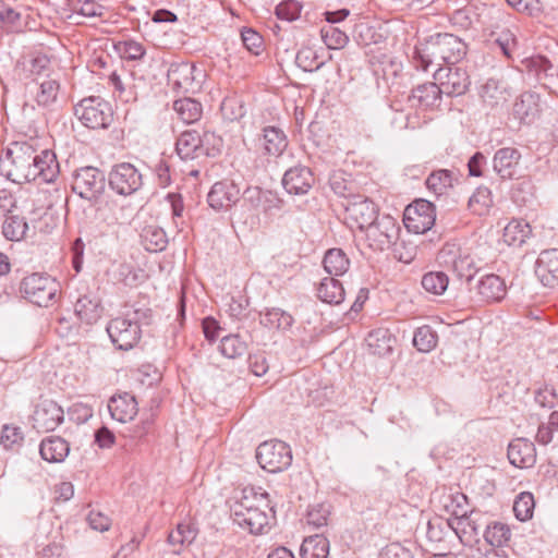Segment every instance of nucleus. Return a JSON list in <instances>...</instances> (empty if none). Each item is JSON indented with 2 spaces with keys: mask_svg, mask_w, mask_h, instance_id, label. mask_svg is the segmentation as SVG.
<instances>
[{
  "mask_svg": "<svg viewBox=\"0 0 558 558\" xmlns=\"http://www.w3.org/2000/svg\"><path fill=\"white\" fill-rule=\"evenodd\" d=\"M108 182L109 187L122 196L135 194L144 184L142 172L131 162H120L112 166Z\"/></svg>",
  "mask_w": 558,
  "mask_h": 558,
  "instance_id": "obj_10",
  "label": "nucleus"
},
{
  "mask_svg": "<svg viewBox=\"0 0 558 558\" xmlns=\"http://www.w3.org/2000/svg\"><path fill=\"white\" fill-rule=\"evenodd\" d=\"M366 342L373 354L383 356L391 353L396 339L388 329L378 328L368 333Z\"/></svg>",
  "mask_w": 558,
  "mask_h": 558,
  "instance_id": "obj_35",
  "label": "nucleus"
},
{
  "mask_svg": "<svg viewBox=\"0 0 558 558\" xmlns=\"http://www.w3.org/2000/svg\"><path fill=\"white\" fill-rule=\"evenodd\" d=\"M328 183L331 191L337 196L343 197L345 202H348L349 198H352L353 196L356 195L354 193L355 183L350 179V175H348L344 171H333L329 175Z\"/></svg>",
  "mask_w": 558,
  "mask_h": 558,
  "instance_id": "obj_41",
  "label": "nucleus"
},
{
  "mask_svg": "<svg viewBox=\"0 0 558 558\" xmlns=\"http://www.w3.org/2000/svg\"><path fill=\"white\" fill-rule=\"evenodd\" d=\"M483 536L493 548L502 549V547L510 541L511 531L508 525L495 522L492 525L485 526Z\"/></svg>",
  "mask_w": 558,
  "mask_h": 558,
  "instance_id": "obj_45",
  "label": "nucleus"
},
{
  "mask_svg": "<svg viewBox=\"0 0 558 558\" xmlns=\"http://www.w3.org/2000/svg\"><path fill=\"white\" fill-rule=\"evenodd\" d=\"M314 174L308 167L295 166L288 169L282 178L283 189L292 195H305L314 184Z\"/></svg>",
  "mask_w": 558,
  "mask_h": 558,
  "instance_id": "obj_22",
  "label": "nucleus"
},
{
  "mask_svg": "<svg viewBox=\"0 0 558 558\" xmlns=\"http://www.w3.org/2000/svg\"><path fill=\"white\" fill-rule=\"evenodd\" d=\"M378 558H412V554L400 543H391L381 549Z\"/></svg>",
  "mask_w": 558,
  "mask_h": 558,
  "instance_id": "obj_64",
  "label": "nucleus"
},
{
  "mask_svg": "<svg viewBox=\"0 0 558 558\" xmlns=\"http://www.w3.org/2000/svg\"><path fill=\"white\" fill-rule=\"evenodd\" d=\"M330 514V506L326 504H318L310 508L307 511V523L315 526L322 527L327 525V521Z\"/></svg>",
  "mask_w": 558,
  "mask_h": 558,
  "instance_id": "obj_57",
  "label": "nucleus"
},
{
  "mask_svg": "<svg viewBox=\"0 0 558 558\" xmlns=\"http://www.w3.org/2000/svg\"><path fill=\"white\" fill-rule=\"evenodd\" d=\"M167 77L172 89L179 93H194L202 87L205 73L193 63L177 62L170 65Z\"/></svg>",
  "mask_w": 558,
  "mask_h": 558,
  "instance_id": "obj_12",
  "label": "nucleus"
},
{
  "mask_svg": "<svg viewBox=\"0 0 558 558\" xmlns=\"http://www.w3.org/2000/svg\"><path fill=\"white\" fill-rule=\"evenodd\" d=\"M322 38L328 49H341L349 41L347 34L333 26L323 28Z\"/></svg>",
  "mask_w": 558,
  "mask_h": 558,
  "instance_id": "obj_53",
  "label": "nucleus"
},
{
  "mask_svg": "<svg viewBox=\"0 0 558 558\" xmlns=\"http://www.w3.org/2000/svg\"><path fill=\"white\" fill-rule=\"evenodd\" d=\"M329 555V541L323 535H313L304 538L301 548V558H327Z\"/></svg>",
  "mask_w": 558,
  "mask_h": 558,
  "instance_id": "obj_37",
  "label": "nucleus"
},
{
  "mask_svg": "<svg viewBox=\"0 0 558 558\" xmlns=\"http://www.w3.org/2000/svg\"><path fill=\"white\" fill-rule=\"evenodd\" d=\"M509 462L520 469H529L536 463L535 445L526 438L513 439L508 446Z\"/></svg>",
  "mask_w": 558,
  "mask_h": 558,
  "instance_id": "obj_24",
  "label": "nucleus"
},
{
  "mask_svg": "<svg viewBox=\"0 0 558 558\" xmlns=\"http://www.w3.org/2000/svg\"><path fill=\"white\" fill-rule=\"evenodd\" d=\"M296 65L305 72L319 70L326 63L318 50L311 47H302L295 57Z\"/></svg>",
  "mask_w": 558,
  "mask_h": 558,
  "instance_id": "obj_44",
  "label": "nucleus"
},
{
  "mask_svg": "<svg viewBox=\"0 0 558 558\" xmlns=\"http://www.w3.org/2000/svg\"><path fill=\"white\" fill-rule=\"evenodd\" d=\"M450 502L446 504V509L451 513V519H461L470 514L468 509V498L464 494L457 493L450 495Z\"/></svg>",
  "mask_w": 558,
  "mask_h": 558,
  "instance_id": "obj_55",
  "label": "nucleus"
},
{
  "mask_svg": "<svg viewBox=\"0 0 558 558\" xmlns=\"http://www.w3.org/2000/svg\"><path fill=\"white\" fill-rule=\"evenodd\" d=\"M535 275L545 287L558 286V248L541 252L535 263Z\"/></svg>",
  "mask_w": 558,
  "mask_h": 558,
  "instance_id": "obj_23",
  "label": "nucleus"
},
{
  "mask_svg": "<svg viewBox=\"0 0 558 558\" xmlns=\"http://www.w3.org/2000/svg\"><path fill=\"white\" fill-rule=\"evenodd\" d=\"M27 229L28 225L25 221V218L19 215L7 216L2 225V233L4 238L10 241L22 240L25 236Z\"/></svg>",
  "mask_w": 558,
  "mask_h": 558,
  "instance_id": "obj_46",
  "label": "nucleus"
},
{
  "mask_svg": "<svg viewBox=\"0 0 558 558\" xmlns=\"http://www.w3.org/2000/svg\"><path fill=\"white\" fill-rule=\"evenodd\" d=\"M256 460L265 471L279 473L291 465L292 451L291 448L281 440H266L257 447Z\"/></svg>",
  "mask_w": 558,
  "mask_h": 558,
  "instance_id": "obj_8",
  "label": "nucleus"
},
{
  "mask_svg": "<svg viewBox=\"0 0 558 558\" xmlns=\"http://www.w3.org/2000/svg\"><path fill=\"white\" fill-rule=\"evenodd\" d=\"M142 244L148 252H161L167 247L168 238L162 228L146 226L141 233Z\"/></svg>",
  "mask_w": 558,
  "mask_h": 558,
  "instance_id": "obj_39",
  "label": "nucleus"
},
{
  "mask_svg": "<svg viewBox=\"0 0 558 558\" xmlns=\"http://www.w3.org/2000/svg\"><path fill=\"white\" fill-rule=\"evenodd\" d=\"M521 151L515 147H502L495 151L492 165L494 172L504 181L520 177Z\"/></svg>",
  "mask_w": 558,
  "mask_h": 558,
  "instance_id": "obj_19",
  "label": "nucleus"
},
{
  "mask_svg": "<svg viewBox=\"0 0 558 558\" xmlns=\"http://www.w3.org/2000/svg\"><path fill=\"white\" fill-rule=\"evenodd\" d=\"M241 39L243 46L255 56H258L263 51V37L252 28H243L241 31Z\"/></svg>",
  "mask_w": 558,
  "mask_h": 558,
  "instance_id": "obj_56",
  "label": "nucleus"
},
{
  "mask_svg": "<svg viewBox=\"0 0 558 558\" xmlns=\"http://www.w3.org/2000/svg\"><path fill=\"white\" fill-rule=\"evenodd\" d=\"M469 291L474 293L480 302H498L501 301L506 293L507 288L505 280L495 274H487L482 276L473 284H469Z\"/></svg>",
  "mask_w": 558,
  "mask_h": 558,
  "instance_id": "obj_20",
  "label": "nucleus"
},
{
  "mask_svg": "<svg viewBox=\"0 0 558 558\" xmlns=\"http://www.w3.org/2000/svg\"><path fill=\"white\" fill-rule=\"evenodd\" d=\"M198 534V530L191 522H182L177 525L168 535V543L172 546H179L174 554H180L183 546L191 545Z\"/></svg>",
  "mask_w": 558,
  "mask_h": 558,
  "instance_id": "obj_36",
  "label": "nucleus"
},
{
  "mask_svg": "<svg viewBox=\"0 0 558 558\" xmlns=\"http://www.w3.org/2000/svg\"><path fill=\"white\" fill-rule=\"evenodd\" d=\"M24 441V433L21 427L5 424L0 435V444L7 450L17 451Z\"/></svg>",
  "mask_w": 558,
  "mask_h": 558,
  "instance_id": "obj_49",
  "label": "nucleus"
},
{
  "mask_svg": "<svg viewBox=\"0 0 558 558\" xmlns=\"http://www.w3.org/2000/svg\"><path fill=\"white\" fill-rule=\"evenodd\" d=\"M442 95L439 84L428 82L414 87L409 96V101L412 107L434 109L440 106Z\"/></svg>",
  "mask_w": 558,
  "mask_h": 558,
  "instance_id": "obj_25",
  "label": "nucleus"
},
{
  "mask_svg": "<svg viewBox=\"0 0 558 558\" xmlns=\"http://www.w3.org/2000/svg\"><path fill=\"white\" fill-rule=\"evenodd\" d=\"M466 54V45L458 36L449 33H438L415 48V66L422 71H428L432 64L440 65L441 62L454 65Z\"/></svg>",
  "mask_w": 558,
  "mask_h": 558,
  "instance_id": "obj_2",
  "label": "nucleus"
},
{
  "mask_svg": "<svg viewBox=\"0 0 558 558\" xmlns=\"http://www.w3.org/2000/svg\"><path fill=\"white\" fill-rule=\"evenodd\" d=\"M480 512L471 510L470 514L461 519H449L448 525L454 531L463 545L472 546L480 541L483 524L480 523Z\"/></svg>",
  "mask_w": 558,
  "mask_h": 558,
  "instance_id": "obj_21",
  "label": "nucleus"
},
{
  "mask_svg": "<svg viewBox=\"0 0 558 558\" xmlns=\"http://www.w3.org/2000/svg\"><path fill=\"white\" fill-rule=\"evenodd\" d=\"M318 299L331 305H338L344 300V289L341 282L333 277L323 278L317 287Z\"/></svg>",
  "mask_w": 558,
  "mask_h": 558,
  "instance_id": "obj_32",
  "label": "nucleus"
},
{
  "mask_svg": "<svg viewBox=\"0 0 558 558\" xmlns=\"http://www.w3.org/2000/svg\"><path fill=\"white\" fill-rule=\"evenodd\" d=\"M241 207L248 213L251 218L257 219L262 211V189L247 186L242 193Z\"/></svg>",
  "mask_w": 558,
  "mask_h": 558,
  "instance_id": "obj_47",
  "label": "nucleus"
},
{
  "mask_svg": "<svg viewBox=\"0 0 558 558\" xmlns=\"http://www.w3.org/2000/svg\"><path fill=\"white\" fill-rule=\"evenodd\" d=\"M539 113V96L532 92L523 93L513 105V114L523 123H532Z\"/></svg>",
  "mask_w": 558,
  "mask_h": 558,
  "instance_id": "obj_31",
  "label": "nucleus"
},
{
  "mask_svg": "<svg viewBox=\"0 0 558 558\" xmlns=\"http://www.w3.org/2000/svg\"><path fill=\"white\" fill-rule=\"evenodd\" d=\"M437 333L427 325L414 331L413 345L421 352H430L437 344Z\"/></svg>",
  "mask_w": 558,
  "mask_h": 558,
  "instance_id": "obj_50",
  "label": "nucleus"
},
{
  "mask_svg": "<svg viewBox=\"0 0 558 558\" xmlns=\"http://www.w3.org/2000/svg\"><path fill=\"white\" fill-rule=\"evenodd\" d=\"M0 21L7 27L16 29L21 26V13L9 5L0 7Z\"/></svg>",
  "mask_w": 558,
  "mask_h": 558,
  "instance_id": "obj_63",
  "label": "nucleus"
},
{
  "mask_svg": "<svg viewBox=\"0 0 558 558\" xmlns=\"http://www.w3.org/2000/svg\"><path fill=\"white\" fill-rule=\"evenodd\" d=\"M453 172L447 169L433 171L426 179L425 185L436 196H441L453 186Z\"/></svg>",
  "mask_w": 558,
  "mask_h": 558,
  "instance_id": "obj_40",
  "label": "nucleus"
},
{
  "mask_svg": "<svg viewBox=\"0 0 558 558\" xmlns=\"http://www.w3.org/2000/svg\"><path fill=\"white\" fill-rule=\"evenodd\" d=\"M58 173L59 163L54 153L39 150L34 140L12 142L0 157V174L16 184L36 180L50 183Z\"/></svg>",
  "mask_w": 558,
  "mask_h": 558,
  "instance_id": "obj_1",
  "label": "nucleus"
},
{
  "mask_svg": "<svg viewBox=\"0 0 558 558\" xmlns=\"http://www.w3.org/2000/svg\"><path fill=\"white\" fill-rule=\"evenodd\" d=\"M104 11V7L94 0H85L82 3H78V7L75 5L73 8V15H81L84 17H96L101 16Z\"/></svg>",
  "mask_w": 558,
  "mask_h": 558,
  "instance_id": "obj_62",
  "label": "nucleus"
},
{
  "mask_svg": "<svg viewBox=\"0 0 558 558\" xmlns=\"http://www.w3.org/2000/svg\"><path fill=\"white\" fill-rule=\"evenodd\" d=\"M534 497L529 492L521 493L513 502V512L518 520L526 521L532 518L534 511Z\"/></svg>",
  "mask_w": 558,
  "mask_h": 558,
  "instance_id": "obj_52",
  "label": "nucleus"
},
{
  "mask_svg": "<svg viewBox=\"0 0 558 558\" xmlns=\"http://www.w3.org/2000/svg\"><path fill=\"white\" fill-rule=\"evenodd\" d=\"M506 2L517 12L529 16H537L542 13L539 0H506Z\"/></svg>",
  "mask_w": 558,
  "mask_h": 558,
  "instance_id": "obj_58",
  "label": "nucleus"
},
{
  "mask_svg": "<svg viewBox=\"0 0 558 558\" xmlns=\"http://www.w3.org/2000/svg\"><path fill=\"white\" fill-rule=\"evenodd\" d=\"M21 292L31 303L48 307L56 299L59 282L47 274H32L21 282Z\"/></svg>",
  "mask_w": 558,
  "mask_h": 558,
  "instance_id": "obj_7",
  "label": "nucleus"
},
{
  "mask_svg": "<svg viewBox=\"0 0 558 558\" xmlns=\"http://www.w3.org/2000/svg\"><path fill=\"white\" fill-rule=\"evenodd\" d=\"M262 154L270 157H279L288 146V140L284 132L277 126H265L262 135L258 137Z\"/></svg>",
  "mask_w": 558,
  "mask_h": 558,
  "instance_id": "obj_26",
  "label": "nucleus"
},
{
  "mask_svg": "<svg viewBox=\"0 0 558 558\" xmlns=\"http://www.w3.org/2000/svg\"><path fill=\"white\" fill-rule=\"evenodd\" d=\"M259 323L268 329L287 330L293 325L294 318L289 312L271 307L260 313Z\"/></svg>",
  "mask_w": 558,
  "mask_h": 558,
  "instance_id": "obj_33",
  "label": "nucleus"
},
{
  "mask_svg": "<svg viewBox=\"0 0 558 558\" xmlns=\"http://www.w3.org/2000/svg\"><path fill=\"white\" fill-rule=\"evenodd\" d=\"M436 260L439 266L452 271L458 279L465 280L468 286L473 282L475 274L480 270L470 251L454 242L445 243Z\"/></svg>",
  "mask_w": 558,
  "mask_h": 558,
  "instance_id": "obj_5",
  "label": "nucleus"
},
{
  "mask_svg": "<svg viewBox=\"0 0 558 558\" xmlns=\"http://www.w3.org/2000/svg\"><path fill=\"white\" fill-rule=\"evenodd\" d=\"M393 245V256L404 264H410L415 255H416V246L412 243H405L404 241H401L398 243L395 242Z\"/></svg>",
  "mask_w": 558,
  "mask_h": 558,
  "instance_id": "obj_60",
  "label": "nucleus"
},
{
  "mask_svg": "<svg viewBox=\"0 0 558 558\" xmlns=\"http://www.w3.org/2000/svg\"><path fill=\"white\" fill-rule=\"evenodd\" d=\"M363 231H365V236L371 248L385 251L390 248L398 240L400 227L393 217L383 215L378 216L374 222L369 223Z\"/></svg>",
  "mask_w": 558,
  "mask_h": 558,
  "instance_id": "obj_9",
  "label": "nucleus"
},
{
  "mask_svg": "<svg viewBox=\"0 0 558 558\" xmlns=\"http://www.w3.org/2000/svg\"><path fill=\"white\" fill-rule=\"evenodd\" d=\"M108 410L111 417L120 423L132 421L137 414V402L129 392L112 396L108 402Z\"/></svg>",
  "mask_w": 558,
  "mask_h": 558,
  "instance_id": "obj_27",
  "label": "nucleus"
},
{
  "mask_svg": "<svg viewBox=\"0 0 558 558\" xmlns=\"http://www.w3.org/2000/svg\"><path fill=\"white\" fill-rule=\"evenodd\" d=\"M60 85L56 80H46L40 83L36 94V101L39 106L49 107L56 102Z\"/></svg>",
  "mask_w": 558,
  "mask_h": 558,
  "instance_id": "obj_51",
  "label": "nucleus"
},
{
  "mask_svg": "<svg viewBox=\"0 0 558 558\" xmlns=\"http://www.w3.org/2000/svg\"><path fill=\"white\" fill-rule=\"evenodd\" d=\"M532 229L524 220L512 219L504 229V241L513 246H521L530 238Z\"/></svg>",
  "mask_w": 558,
  "mask_h": 558,
  "instance_id": "obj_38",
  "label": "nucleus"
},
{
  "mask_svg": "<svg viewBox=\"0 0 558 558\" xmlns=\"http://www.w3.org/2000/svg\"><path fill=\"white\" fill-rule=\"evenodd\" d=\"M119 51L126 60H140L145 54V48L135 40H125L120 44Z\"/></svg>",
  "mask_w": 558,
  "mask_h": 558,
  "instance_id": "obj_61",
  "label": "nucleus"
},
{
  "mask_svg": "<svg viewBox=\"0 0 558 558\" xmlns=\"http://www.w3.org/2000/svg\"><path fill=\"white\" fill-rule=\"evenodd\" d=\"M490 35L495 37V43L500 47L502 53L510 57L517 46V38L513 33L509 29H505L500 33L492 32Z\"/></svg>",
  "mask_w": 558,
  "mask_h": 558,
  "instance_id": "obj_59",
  "label": "nucleus"
},
{
  "mask_svg": "<svg viewBox=\"0 0 558 558\" xmlns=\"http://www.w3.org/2000/svg\"><path fill=\"white\" fill-rule=\"evenodd\" d=\"M345 221L351 228L364 230L379 216L377 205L368 197L356 194L342 204Z\"/></svg>",
  "mask_w": 558,
  "mask_h": 558,
  "instance_id": "obj_13",
  "label": "nucleus"
},
{
  "mask_svg": "<svg viewBox=\"0 0 558 558\" xmlns=\"http://www.w3.org/2000/svg\"><path fill=\"white\" fill-rule=\"evenodd\" d=\"M219 352L228 359H238L247 352V342L239 333H230L220 340Z\"/></svg>",
  "mask_w": 558,
  "mask_h": 558,
  "instance_id": "obj_42",
  "label": "nucleus"
},
{
  "mask_svg": "<svg viewBox=\"0 0 558 558\" xmlns=\"http://www.w3.org/2000/svg\"><path fill=\"white\" fill-rule=\"evenodd\" d=\"M149 317L150 310H133L124 316L112 318L106 330L113 345L122 351L133 349L141 340L142 325L147 324Z\"/></svg>",
  "mask_w": 558,
  "mask_h": 558,
  "instance_id": "obj_4",
  "label": "nucleus"
},
{
  "mask_svg": "<svg viewBox=\"0 0 558 558\" xmlns=\"http://www.w3.org/2000/svg\"><path fill=\"white\" fill-rule=\"evenodd\" d=\"M302 8L296 0H284L276 7V15L280 20L292 22L300 17Z\"/></svg>",
  "mask_w": 558,
  "mask_h": 558,
  "instance_id": "obj_54",
  "label": "nucleus"
},
{
  "mask_svg": "<svg viewBox=\"0 0 558 558\" xmlns=\"http://www.w3.org/2000/svg\"><path fill=\"white\" fill-rule=\"evenodd\" d=\"M422 287L435 295H441L448 288L449 278L444 271H429L422 277Z\"/></svg>",
  "mask_w": 558,
  "mask_h": 558,
  "instance_id": "obj_48",
  "label": "nucleus"
},
{
  "mask_svg": "<svg viewBox=\"0 0 558 558\" xmlns=\"http://www.w3.org/2000/svg\"><path fill=\"white\" fill-rule=\"evenodd\" d=\"M74 114L84 126L92 130L107 129L113 120L110 104L100 97L82 99L74 107Z\"/></svg>",
  "mask_w": 558,
  "mask_h": 558,
  "instance_id": "obj_6",
  "label": "nucleus"
},
{
  "mask_svg": "<svg viewBox=\"0 0 558 558\" xmlns=\"http://www.w3.org/2000/svg\"><path fill=\"white\" fill-rule=\"evenodd\" d=\"M262 507L268 508V494L257 492L254 487L244 488L242 497L231 507L233 522L252 534L264 533L269 524V517Z\"/></svg>",
  "mask_w": 558,
  "mask_h": 558,
  "instance_id": "obj_3",
  "label": "nucleus"
},
{
  "mask_svg": "<svg viewBox=\"0 0 558 558\" xmlns=\"http://www.w3.org/2000/svg\"><path fill=\"white\" fill-rule=\"evenodd\" d=\"M100 299L93 292L81 294L74 303V313L77 318L87 325L95 324L101 316Z\"/></svg>",
  "mask_w": 558,
  "mask_h": 558,
  "instance_id": "obj_28",
  "label": "nucleus"
},
{
  "mask_svg": "<svg viewBox=\"0 0 558 558\" xmlns=\"http://www.w3.org/2000/svg\"><path fill=\"white\" fill-rule=\"evenodd\" d=\"M173 110L184 123H194L202 117L203 108L201 102L193 98H182L173 102Z\"/></svg>",
  "mask_w": 558,
  "mask_h": 558,
  "instance_id": "obj_43",
  "label": "nucleus"
},
{
  "mask_svg": "<svg viewBox=\"0 0 558 558\" xmlns=\"http://www.w3.org/2000/svg\"><path fill=\"white\" fill-rule=\"evenodd\" d=\"M211 138H215V136L210 132H204L203 135H201L195 130L184 131L177 140V154L183 160L209 156L210 148L208 144Z\"/></svg>",
  "mask_w": 558,
  "mask_h": 558,
  "instance_id": "obj_16",
  "label": "nucleus"
},
{
  "mask_svg": "<svg viewBox=\"0 0 558 558\" xmlns=\"http://www.w3.org/2000/svg\"><path fill=\"white\" fill-rule=\"evenodd\" d=\"M323 265L330 276H342L350 268V259L343 250L333 247L325 253Z\"/></svg>",
  "mask_w": 558,
  "mask_h": 558,
  "instance_id": "obj_34",
  "label": "nucleus"
},
{
  "mask_svg": "<svg viewBox=\"0 0 558 558\" xmlns=\"http://www.w3.org/2000/svg\"><path fill=\"white\" fill-rule=\"evenodd\" d=\"M480 96L484 104L494 108L508 101L509 86L504 80L490 77L481 86Z\"/></svg>",
  "mask_w": 558,
  "mask_h": 558,
  "instance_id": "obj_29",
  "label": "nucleus"
},
{
  "mask_svg": "<svg viewBox=\"0 0 558 558\" xmlns=\"http://www.w3.org/2000/svg\"><path fill=\"white\" fill-rule=\"evenodd\" d=\"M39 453L45 461L60 463L69 456L70 445L60 436H49L41 440Z\"/></svg>",
  "mask_w": 558,
  "mask_h": 558,
  "instance_id": "obj_30",
  "label": "nucleus"
},
{
  "mask_svg": "<svg viewBox=\"0 0 558 558\" xmlns=\"http://www.w3.org/2000/svg\"><path fill=\"white\" fill-rule=\"evenodd\" d=\"M240 196L239 185L232 180L225 179L213 184L207 194V203L215 211H222L234 206Z\"/></svg>",
  "mask_w": 558,
  "mask_h": 558,
  "instance_id": "obj_18",
  "label": "nucleus"
},
{
  "mask_svg": "<svg viewBox=\"0 0 558 558\" xmlns=\"http://www.w3.org/2000/svg\"><path fill=\"white\" fill-rule=\"evenodd\" d=\"M105 187V173L96 167H82L73 174L72 190L81 198L95 201L104 193Z\"/></svg>",
  "mask_w": 558,
  "mask_h": 558,
  "instance_id": "obj_11",
  "label": "nucleus"
},
{
  "mask_svg": "<svg viewBox=\"0 0 558 558\" xmlns=\"http://www.w3.org/2000/svg\"><path fill=\"white\" fill-rule=\"evenodd\" d=\"M31 421L37 432H52L64 421L63 408L52 399L40 397L34 405Z\"/></svg>",
  "mask_w": 558,
  "mask_h": 558,
  "instance_id": "obj_14",
  "label": "nucleus"
},
{
  "mask_svg": "<svg viewBox=\"0 0 558 558\" xmlns=\"http://www.w3.org/2000/svg\"><path fill=\"white\" fill-rule=\"evenodd\" d=\"M434 76L439 82L442 94L448 97L465 94L471 83L466 71L459 66L439 68Z\"/></svg>",
  "mask_w": 558,
  "mask_h": 558,
  "instance_id": "obj_17",
  "label": "nucleus"
},
{
  "mask_svg": "<svg viewBox=\"0 0 558 558\" xmlns=\"http://www.w3.org/2000/svg\"><path fill=\"white\" fill-rule=\"evenodd\" d=\"M436 215L434 205L425 199H420L405 207L403 214L404 226L408 231L422 234L432 229Z\"/></svg>",
  "mask_w": 558,
  "mask_h": 558,
  "instance_id": "obj_15",
  "label": "nucleus"
}]
</instances>
